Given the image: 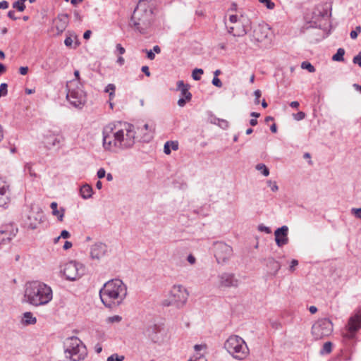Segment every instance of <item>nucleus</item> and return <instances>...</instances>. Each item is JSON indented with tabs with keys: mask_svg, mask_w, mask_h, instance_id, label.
I'll return each instance as SVG.
<instances>
[{
	"mask_svg": "<svg viewBox=\"0 0 361 361\" xmlns=\"http://www.w3.org/2000/svg\"><path fill=\"white\" fill-rule=\"evenodd\" d=\"M103 147L106 150L117 153L132 148L135 143V126L127 122L110 123L104 127Z\"/></svg>",
	"mask_w": 361,
	"mask_h": 361,
	"instance_id": "f257e3e1",
	"label": "nucleus"
},
{
	"mask_svg": "<svg viewBox=\"0 0 361 361\" xmlns=\"http://www.w3.org/2000/svg\"><path fill=\"white\" fill-rule=\"evenodd\" d=\"M127 295V287L120 279H112L106 282L99 290L103 304L107 307L120 305Z\"/></svg>",
	"mask_w": 361,
	"mask_h": 361,
	"instance_id": "f03ea898",
	"label": "nucleus"
},
{
	"mask_svg": "<svg viewBox=\"0 0 361 361\" xmlns=\"http://www.w3.org/2000/svg\"><path fill=\"white\" fill-rule=\"evenodd\" d=\"M24 296L30 305L38 307L48 304L53 298V292L49 286L35 281L26 284Z\"/></svg>",
	"mask_w": 361,
	"mask_h": 361,
	"instance_id": "7ed1b4c3",
	"label": "nucleus"
},
{
	"mask_svg": "<svg viewBox=\"0 0 361 361\" xmlns=\"http://www.w3.org/2000/svg\"><path fill=\"white\" fill-rule=\"evenodd\" d=\"M153 11L149 1H137L131 20L130 25L140 33H145L150 24Z\"/></svg>",
	"mask_w": 361,
	"mask_h": 361,
	"instance_id": "20e7f679",
	"label": "nucleus"
},
{
	"mask_svg": "<svg viewBox=\"0 0 361 361\" xmlns=\"http://www.w3.org/2000/svg\"><path fill=\"white\" fill-rule=\"evenodd\" d=\"M331 4L329 1H323L318 4L316 7L310 13L305 15L307 23L303 29L310 27H319L322 26V21L327 20L331 16Z\"/></svg>",
	"mask_w": 361,
	"mask_h": 361,
	"instance_id": "39448f33",
	"label": "nucleus"
},
{
	"mask_svg": "<svg viewBox=\"0 0 361 361\" xmlns=\"http://www.w3.org/2000/svg\"><path fill=\"white\" fill-rule=\"evenodd\" d=\"M224 348L235 359L243 360L249 353L245 341L237 335L230 336L224 343Z\"/></svg>",
	"mask_w": 361,
	"mask_h": 361,
	"instance_id": "423d86ee",
	"label": "nucleus"
},
{
	"mask_svg": "<svg viewBox=\"0 0 361 361\" xmlns=\"http://www.w3.org/2000/svg\"><path fill=\"white\" fill-rule=\"evenodd\" d=\"M63 345L66 357L72 361H80L87 355L86 347L78 337L66 338Z\"/></svg>",
	"mask_w": 361,
	"mask_h": 361,
	"instance_id": "0eeeda50",
	"label": "nucleus"
},
{
	"mask_svg": "<svg viewBox=\"0 0 361 361\" xmlns=\"http://www.w3.org/2000/svg\"><path fill=\"white\" fill-rule=\"evenodd\" d=\"M68 90L67 99L75 107L82 108L86 102V94L82 89V85L76 82L70 81L67 83Z\"/></svg>",
	"mask_w": 361,
	"mask_h": 361,
	"instance_id": "6e6552de",
	"label": "nucleus"
},
{
	"mask_svg": "<svg viewBox=\"0 0 361 361\" xmlns=\"http://www.w3.org/2000/svg\"><path fill=\"white\" fill-rule=\"evenodd\" d=\"M188 293L182 285H174L171 291L168 300L163 301V305H175L177 307H183L187 302Z\"/></svg>",
	"mask_w": 361,
	"mask_h": 361,
	"instance_id": "1a4fd4ad",
	"label": "nucleus"
},
{
	"mask_svg": "<svg viewBox=\"0 0 361 361\" xmlns=\"http://www.w3.org/2000/svg\"><path fill=\"white\" fill-rule=\"evenodd\" d=\"M333 331V324L329 319L323 318L317 320L312 327V334L317 340L327 337Z\"/></svg>",
	"mask_w": 361,
	"mask_h": 361,
	"instance_id": "9d476101",
	"label": "nucleus"
},
{
	"mask_svg": "<svg viewBox=\"0 0 361 361\" xmlns=\"http://www.w3.org/2000/svg\"><path fill=\"white\" fill-rule=\"evenodd\" d=\"M63 273L67 280L75 281L84 274L85 267L76 261H70L64 264Z\"/></svg>",
	"mask_w": 361,
	"mask_h": 361,
	"instance_id": "9b49d317",
	"label": "nucleus"
},
{
	"mask_svg": "<svg viewBox=\"0 0 361 361\" xmlns=\"http://www.w3.org/2000/svg\"><path fill=\"white\" fill-rule=\"evenodd\" d=\"M233 255V249L228 245L218 242L214 244V256L219 264L226 263Z\"/></svg>",
	"mask_w": 361,
	"mask_h": 361,
	"instance_id": "f8f14e48",
	"label": "nucleus"
},
{
	"mask_svg": "<svg viewBox=\"0 0 361 361\" xmlns=\"http://www.w3.org/2000/svg\"><path fill=\"white\" fill-rule=\"evenodd\" d=\"M42 213L39 211L28 208V210L23 216L24 224L28 228L34 230L41 224Z\"/></svg>",
	"mask_w": 361,
	"mask_h": 361,
	"instance_id": "ddd939ff",
	"label": "nucleus"
},
{
	"mask_svg": "<svg viewBox=\"0 0 361 361\" xmlns=\"http://www.w3.org/2000/svg\"><path fill=\"white\" fill-rule=\"evenodd\" d=\"M11 190L10 184L0 177V207L7 208L11 202Z\"/></svg>",
	"mask_w": 361,
	"mask_h": 361,
	"instance_id": "4468645a",
	"label": "nucleus"
},
{
	"mask_svg": "<svg viewBox=\"0 0 361 361\" xmlns=\"http://www.w3.org/2000/svg\"><path fill=\"white\" fill-rule=\"evenodd\" d=\"M64 138L60 131H48L47 134L44 135V144L48 149H51L54 147L59 146Z\"/></svg>",
	"mask_w": 361,
	"mask_h": 361,
	"instance_id": "2eb2a0df",
	"label": "nucleus"
},
{
	"mask_svg": "<svg viewBox=\"0 0 361 361\" xmlns=\"http://www.w3.org/2000/svg\"><path fill=\"white\" fill-rule=\"evenodd\" d=\"M219 286L225 288H236L239 285V279L233 273L224 272L218 276Z\"/></svg>",
	"mask_w": 361,
	"mask_h": 361,
	"instance_id": "dca6fc26",
	"label": "nucleus"
},
{
	"mask_svg": "<svg viewBox=\"0 0 361 361\" xmlns=\"http://www.w3.org/2000/svg\"><path fill=\"white\" fill-rule=\"evenodd\" d=\"M108 252V247L103 243H95L90 247V257L92 259L99 260L104 257Z\"/></svg>",
	"mask_w": 361,
	"mask_h": 361,
	"instance_id": "f3484780",
	"label": "nucleus"
},
{
	"mask_svg": "<svg viewBox=\"0 0 361 361\" xmlns=\"http://www.w3.org/2000/svg\"><path fill=\"white\" fill-rule=\"evenodd\" d=\"M270 32V27L267 24H259L254 29L253 37L257 42H263L268 38Z\"/></svg>",
	"mask_w": 361,
	"mask_h": 361,
	"instance_id": "a211bd4d",
	"label": "nucleus"
},
{
	"mask_svg": "<svg viewBox=\"0 0 361 361\" xmlns=\"http://www.w3.org/2000/svg\"><path fill=\"white\" fill-rule=\"evenodd\" d=\"M162 331L161 326L154 324L147 329L145 334L152 342L159 343L162 339Z\"/></svg>",
	"mask_w": 361,
	"mask_h": 361,
	"instance_id": "6ab92c4d",
	"label": "nucleus"
},
{
	"mask_svg": "<svg viewBox=\"0 0 361 361\" xmlns=\"http://www.w3.org/2000/svg\"><path fill=\"white\" fill-rule=\"evenodd\" d=\"M288 232L287 226H283L275 231V241L279 247H282L288 243Z\"/></svg>",
	"mask_w": 361,
	"mask_h": 361,
	"instance_id": "aec40b11",
	"label": "nucleus"
},
{
	"mask_svg": "<svg viewBox=\"0 0 361 361\" xmlns=\"http://www.w3.org/2000/svg\"><path fill=\"white\" fill-rule=\"evenodd\" d=\"M68 23V16L67 14H59L56 18L53 20V28L56 30V34H61L66 28Z\"/></svg>",
	"mask_w": 361,
	"mask_h": 361,
	"instance_id": "412c9836",
	"label": "nucleus"
},
{
	"mask_svg": "<svg viewBox=\"0 0 361 361\" xmlns=\"http://www.w3.org/2000/svg\"><path fill=\"white\" fill-rule=\"evenodd\" d=\"M361 328V317L356 315L351 317L348 322V331L345 336L351 338L354 336L355 333Z\"/></svg>",
	"mask_w": 361,
	"mask_h": 361,
	"instance_id": "4be33fe9",
	"label": "nucleus"
},
{
	"mask_svg": "<svg viewBox=\"0 0 361 361\" xmlns=\"http://www.w3.org/2000/svg\"><path fill=\"white\" fill-rule=\"evenodd\" d=\"M266 265L269 268V272L272 276H276L281 269V264L273 257H269L266 259Z\"/></svg>",
	"mask_w": 361,
	"mask_h": 361,
	"instance_id": "5701e85b",
	"label": "nucleus"
},
{
	"mask_svg": "<svg viewBox=\"0 0 361 361\" xmlns=\"http://www.w3.org/2000/svg\"><path fill=\"white\" fill-rule=\"evenodd\" d=\"M190 85L185 84L183 80L177 82V90L180 92L181 97H185L188 101L192 98V94L189 92Z\"/></svg>",
	"mask_w": 361,
	"mask_h": 361,
	"instance_id": "b1692460",
	"label": "nucleus"
},
{
	"mask_svg": "<svg viewBox=\"0 0 361 361\" xmlns=\"http://www.w3.org/2000/svg\"><path fill=\"white\" fill-rule=\"evenodd\" d=\"M50 207L51 209V213L54 216H56L59 221H62L63 220L64 214H65V209L63 207H61L59 209H58V204L56 202H53L50 204Z\"/></svg>",
	"mask_w": 361,
	"mask_h": 361,
	"instance_id": "393cba45",
	"label": "nucleus"
},
{
	"mask_svg": "<svg viewBox=\"0 0 361 361\" xmlns=\"http://www.w3.org/2000/svg\"><path fill=\"white\" fill-rule=\"evenodd\" d=\"M143 130H145L146 133H143L140 140L144 142H149L153 138V128L148 124H145L141 132L142 133Z\"/></svg>",
	"mask_w": 361,
	"mask_h": 361,
	"instance_id": "a878e982",
	"label": "nucleus"
},
{
	"mask_svg": "<svg viewBox=\"0 0 361 361\" xmlns=\"http://www.w3.org/2000/svg\"><path fill=\"white\" fill-rule=\"evenodd\" d=\"M227 29L228 32L233 36H242L246 33L245 30L240 23L235 24L233 26H227Z\"/></svg>",
	"mask_w": 361,
	"mask_h": 361,
	"instance_id": "bb28decb",
	"label": "nucleus"
},
{
	"mask_svg": "<svg viewBox=\"0 0 361 361\" xmlns=\"http://www.w3.org/2000/svg\"><path fill=\"white\" fill-rule=\"evenodd\" d=\"M80 192L81 197L83 199L87 200L92 196L93 190L90 185L85 184L80 188Z\"/></svg>",
	"mask_w": 361,
	"mask_h": 361,
	"instance_id": "cd10ccee",
	"label": "nucleus"
},
{
	"mask_svg": "<svg viewBox=\"0 0 361 361\" xmlns=\"http://www.w3.org/2000/svg\"><path fill=\"white\" fill-rule=\"evenodd\" d=\"M21 322L24 325L35 324L37 322V319L33 316L32 313L26 312L23 314Z\"/></svg>",
	"mask_w": 361,
	"mask_h": 361,
	"instance_id": "c85d7f7f",
	"label": "nucleus"
},
{
	"mask_svg": "<svg viewBox=\"0 0 361 361\" xmlns=\"http://www.w3.org/2000/svg\"><path fill=\"white\" fill-rule=\"evenodd\" d=\"M171 149L173 150H177L178 149V142L168 141L164 144V152L166 154H171Z\"/></svg>",
	"mask_w": 361,
	"mask_h": 361,
	"instance_id": "c756f323",
	"label": "nucleus"
},
{
	"mask_svg": "<svg viewBox=\"0 0 361 361\" xmlns=\"http://www.w3.org/2000/svg\"><path fill=\"white\" fill-rule=\"evenodd\" d=\"M345 51L343 48H339L338 49L336 53L333 55L332 60L334 61H338V62H343L344 61V55H345Z\"/></svg>",
	"mask_w": 361,
	"mask_h": 361,
	"instance_id": "7c9ffc66",
	"label": "nucleus"
},
{
	"mask_svg": "<svg viewBox=\"0 0 361 361\" xmlns=\"http://www.w3.org/2000/svg\"><path fill=\"white\" fill-rule=\"evenodd\" d=\"M256 169L260 171L264 176L269 175V169L264 164H258L256 165Z\"/></svg>",
	"mask_w": 361,
	"mask_h": 361,
	"instance_id": "2f4dec72",
	"label": "nucleus"
},
{
	"mask_svg": "<svg viewBox=\"0 0 361 361\" xmlns=\"http://www.w3.org/2000/svg\"><path fill=\"white\" fill-rule=\"evenodd\" d=\"M213 123L218 125L220 128L226 129L228 127V122L224 119L214 118Z\"/></svg>",
	"mask_w": 361,
	"mask_h": 361,
	"instance_id": "473e14b6",
	"label": "nucleus"
},
{
	"mask_svg": "<svg viewBox=\"0 0 361 361\" xmlns=\"http://www.w3.org/2000/svg\"><path fill=\"white\" fill-rule=\"evenodd\" d=\"M331 350H332V343L331 342H326L324 344L323 348L320 351V353L322 355L329 354L331 352Z\"/></svg>",
	"mask_w": 361,
	"mask_h": 361,
	"instance_id": "72a5a7b5",
	"label": "nucleus"
},
{
	"mask_svg": "<svg viewBox=\"0 0 361 361\" xmlns=\"http://www.w3.org/2000/svg\"><path fill=\"white\" fill-rule=\"evenodd\" d=\"M301 68L307 70L310 73H314L315 71L314 67L310 63L307 61L302 63Z\"/></svg>",
	"mask_w": 361,
	"mask_h": 361,
	"instance_id": "f704fd0d",
	"label": "nucleus"
},
{
	"mask_svg": "<svg viewBox=\"0 0 361 361\" xmlns=\"http://www.w3.org/2000/svg\"><path fill=\"white\" fill-rule=\"evenodd\" d=\"M204 71L201 68H195L193 71H192V78L195 80H200V75H202L203 74Z\"/></svg>",
	"mask_w": 361,
	"mask_h": 361,
	"instance_id": "c9c22d12",
	"label": "nucleus"
},
{
	"mask_svg": "<svg viewBox=\"0 0 361 361\" xmlns=\"http://www.w3.org/2000/svg\"><path fill=\"white\" fill-rule=\"evenodd\" d=\"M24 2L25 1H15L13 5V7L18 10V11H23L25 8Z\"/></svg>",
	"mask_w": 361,
	"mask_h": 361,
	"instance_id": "e433bc0d",
	"label": "nucleus"
},
{
	"mask_svg": "<svg viewBox=\"0 0 361 361\" xmlns=\"http://www.w3.org/2000/svg\"><path fill=\"white\" fill-rule=\"evenodd\" d=\"M25 172L28 173L31 177L35 178L37 176V174L33 171L32 166L30 164H25Z\"/></svg>",
	"mask_w": 361,
	"mask_h": 361,
	"instance_id": "4c0bfd02",
	"label": "nucleus"
},
{
	"mask_svg": "<svg viewBox=\"0 0 361 361\" xmlns=\"http://www.w3.org/2000/svg\"><path fill=\"white\" fill-rule=\"evenodd\" d=\"M123 356H119L118 354H113L107 358L106 361H123Z\"/></svg>",
	"mask_w": 361,
	"mask_h": 361,
	"instance_id": "58836bf2",
	"label": "nucleus"
},
{
	"mask_svg": "<svg viewBox=\"0 0 361 361\" xmlns=\"http://www.w3.org/2000/svg\"><path fill=\"white\" fill-rule=\"evenodd\" d=\"M7 87L8 85L6 83H1L0 85V98L7 94Z\"/></svg>",
	"mask_w": 361,
	"mask_h": 361,
	"instance_id": "ea45409f",
	"label": "nucleus"
},
{
	"mask_svg": "<svg viewBox=\"0 0 361 361\" xmlns=\"http://www.w3.org/2000/svg\"><path fill=\"white\" fill-rule=\"evenodd\" d=\"M361 32V27L357 26L355 30H352L350 33V36L352 39H355L357 37L358 34Z\"/></svg>",
	"mask_w": 361,
	"mask_h": 361,
	"instance_id": "a19ab883",
	"label": "nucleus"
},
{
	"mask_svg": "<svg viewBox=\"0 0 361 361\" xmlns=\"http://www.w3.org/2000/svg\"><path fill=\"white\" fill-rule=\"evenodd\" d=\"M122 319L121 317L118 315H114L112 317H109L107 318L106 321L109 323H114V322H119Z\"/></svg>",
	"mask_w": 361,
	"mask_h": 361,
	"instance_id": "79ce46f5",
	"label": "nucleus"
},
{
	"mask_svg": "<svg viewBox=\"0 0 361 361\" xmlns=\"http://www.w3.org/2000/svg\"><path fill=\"white\" fill-rule=\"evenodd\" d=\"M258 230L261 232H264L266 233H271V230L269 227H267L266 226H264V224H260L258 226Z\"/></svg>",
	"mask_w": 361,
	"mask_h": 361,
	"instance_id": "37998d69",
	"label": "nucleus"
},
{
	"mask_svg": "<svg viewBox=\"0 0 361 361\" xmlns=\"http://www.w3.org/2000/svg\"><path fill=\"white\" fill-rule=\"evenodd\" d=\"M267 184H268V185H269L271 187V190L273 192H276L279 190V186H278L276 182L271 181V180H269L267 181Z\"/></svg>",
	"mask_w": 361,
	"mask_h": 361,
	"instance_id": "c03bdc74",
	"label": "nucleus"
},
{
	"mask_svg": "<svg viewBox=\"0 0 361 361\" xmlns=\"http://www.w3.org/2000/svg\"><path fill=\"white\" fill-rule=\"evenodd\" d=\"M73 43V39L72 37H67L64 40V44L68 47H72Z\"/></svg>",
	"mask_w": 361,
	"mask_h": 361,
	"instance_id": "a18cd8bd",
	"label": "nucleus"
},
{
	"mask_svg": "<svg viewBox=\"0 0 361 361\" xmlns=\"http://www.w3.org/2000/svg\"><path fill=\"white\" fill-rule=\"evenodd\" d=\"M352 214H353L357 218L361 219V208H353L351 209Z\"/></svg>",
	"mask_w": 361,
	"mask_h": 361,
	"instance_id": "49530a36",
	"label": "nucleus"
},
{
	"mask_svg": "<svg viewBox=\"0 0 361 361\" xmlns=\"http://www.w3.org/2000/svg\"><path fill=\"white\" fill-rule=\"evenodd\" d=\"M116 90V86L114 84H109L104 90L105 92L110 93L111 92H115Z\"/></svg>",
	"mask_w": 361,
	"mask_h": 361,
	"instance_id": "de8ad7c7",
	"label": "nucleus"
},
{
	"mask_svg": "<svg viewBox=\"0 0 361 361\" xmlns=\"http://www.w3.org/2000/svg\"><path fill=\"white\" fill-rule=\"evenodd\" d=\"M212 82L216 87H221L222 86L221 80L217 77H214Z\"/></svg>",
	"mask_w": 361,
	"mask_h": 361,
	"instance_id": "09e8293b",
	"label": "nucleus"
},
{
	"mask_svg": "<svg viewBox=\"0 0 361 361\" xmlns=\"http://www.w3.org/2000/svg\"><path fill=\"white\" fill-rule=\"evenodd\" d=\"M254 95L255 97V104H258L259 103V98L262 95V92L259 90H257L254 92Z\"/></svg>",
	"mask_w": 361,
	"mask_h": 361,
	"instance_id": "8fccbe9b",
	"label": "nucleus"
},
{
	"mask_svg": "<svg viewBox=\"0 0 361 361\" xmlns=\"http://www.w3.org/2000/svg\"><path fill=\"white\" fill-rule=\"evenodd\" d=\"M143 51H145L147 54V57L149 60H154L155 59V54L152 51V50H143Z\"/></svg>",
	"mask_w": 361,
	"mask_h": 361,
	"instance_id": "3c124183",
	"label": "nucleus"
},
{
	"mask_svg": "<svg viewBox=\"0 0 361 361\" xmlns=\"http://www.w3.org/2000/svg\"><path fill=\"white\" fill-rule=\"evenodd\" d=\"M97 175L99 178H103L106 176V171L104 170V169L100 168L98 170Z\"/></svg>",
	"mask_w": 361,
	"mask_h": 361,
	"instance_id": "603ef678",
	"label": "nucleus"
},
{
	"mask_svg": "<svg viewBox=\"0 0 361 361\" xmlns=\"http://www.w3.org/2000/svg\"><path fill=\"white\" fill-rule=\"evenodd\" d=\"M116 48L119 54L123 55L126 53L125 48H123L121 44H117Z\"/></svg>",
	"mask_w": 361,
	"mask_h": 361,
	"instance_id": "864d4df0",
	"label": "nucleus"
},
{
	"mask_svg": "<svg viewBox=\"0 0 361 361\" xmlns=\"http://www.w3.org/2000/svg\"><path fill=\"white\" fill-rule=\"evenodd\" d=\"M353 62L355 64H357L360 67H361V56L357 54L355 56H354Z\"/></svg>",
	"mask_w": 361,
	"mask_h": 361,
	"instance_id": "5fc2aeb1",
	"label": "nucleus"
},
{
	"mask_svg": "<svg viewBox=\"0 0 361 361\" xmlns=\"http://www.w3.org/2000/svg\"><path fill=\"white\" fill-rule=\"evenodd\" d=\"M294 116H295V119H296L298 121H300V120H302L305 117V114L304 112L300 111L298 114H296L295 115H294Z\"/></svg>",
	"mask_w": 361,
	"mask_h": 361,
	"instance_id": "6e6d98bb",
	"label": "nucleus"
},
{
	"mask_svg": "<svg viewBox=\"0 0 361 361\" xmlns=\"http://www.w3.org/2000/svg\"><path fill=\"white\" fill-rule=\"evenodd\" d=\"M70 236H71L70 233L66 230H63L61 232L60 237L62 238L67 239V238H70Z\"/></svg>",
	"mask_w": 361,
	"mask_h": 361,
	"instance_id": "4d7b16f0",
	"label": "nucleus"
},
{
	"mask_svg": "<svg viewBox=\"0 0 361 361\" xmlns=\"http://www.w3.org/2000/svg\"><path fill=\"white\" fill-rule=\"evenodd\" d=\"M186 102H188L185 97H181L178 100V105L180 107H183L186 104Z\"/></svg>",
	"mask_w": 361,
	"mask_h": 361,
	"instance_id": "13d9d810",
	"label": "nucleus"
},
{
	"mask_svg": "<svg viewBox=\"0 0 361 361\" xmlns=\"http://www.w3.org/2000/svg\"><path fill=\"white\" fill-rule=\"evenodd\" d=\"M262 3H264L267 8L269 9H273L275 7V4L274 1H261Z\"/></svg>",
	"mask_w": 361,
	"mask_h": 361,
	"instance_id": "bf43d9fd",
	"label": "nucleus"
},
{
	"mask_svg": "<svg viewBox=\"0 0 361 361\" xmlns=\"http://www.w3.org/2000/svg\"><path fill=\"white\" fill-rule=\"evenodd\" d=\"M298 264V261L296 259H293L290 262V271H293L295 270V267Z\"/></svg>",
	"mask_w": 361,
	"mask_h": 361,
	"instance_id": "052dcab7",
	"label": "nucleus"
},
{
	"mask_svg": "<svg viewBox=\"0 0 361 361\" xmlns=\"http://www.w3.org/2000/svg\"><path fill=\"white\" fill-rule=\"evenodd\" d=\"M74 75L75 77V80H73V81L76 82L78 85H82L80 82V72H79V71H78V70L75 71Z\"/></svg>",
	"mask_w": 361,
	"mask_h": 361,
	"instance_id": "680f3d73",
	"label": "nucleus"
},
{
	"mask_svg": "<svg viewBox=\"0 0 361 361\" xmlns=\"http://www.w3.org/2000/svg\"><path fill=\"white\" fill-rule=\"evenodd\" d=\"M187 260L190 264H194L196 262V259L192 255H189L187 257Z\"/></svg>",
	"mask_w": 361,
	"mask_h": 361,
	"instance_id": "e2e57ef3",
	"label": "nucleus"
},
{
	"mask_svg": "<svg viewBox=\"0 0 361 361\" xmlns=\"http://www.w3.org/2000/svg\"><path fill=\"white\" fill-rule=\"evenodd\" d=\"M229 20L231 23L237 24L238 23V16L236 15H231L229 17Z\"/></svg>",
	"mask_w": 361,
	"mask_h": 361,
	"instance_id": "0e129e2a",
	"label": "nucleus"
},
{
	"mask_svg": "<svg viewBox=\"0 0 361 361\" xmlns=\"http://www.w3.org/2000/svg\"><path fill=\"white\" fill-rule=\"evenodd\" d=\"M141 71L147 75V77L150 76V72L149 70V67L147 66H143L141 68Z\"/></svg>",
	"mask_w": 361,
	"mask_h": 361,
	"instance_id": "69168bd1",
	"label": "nucleus"
},
{
	"mask_svg": "<svg viewBox=\"0 0 361 361\" xmlns=\"http://www.w3.org/2000/svg\"><path fill=\"white\" fill-rule=\"evenodd\" d=\"M19 72L21 75H26L28 72V68L26 67V66H21L20 68H19Z\"/></svg>",
	"mask_w": 361,
	"mask_h": 361,
	"instance_id": "338daca9",
	"label": "nucleus"
},
{
	"mask_svg": "<svg viewBox=\"0 0 361 361\" xmlns=\"http://www.w3.org/2000/svg\"><path fill=\"white\" fill-rule=\"evenodd\" d=\"M8 7V1H0V9H6Z\"/></svg>",
	"mask_w": 361,
	"mask_h": 361,
	"instance_id": "774afa93",
	"label": "nucleus"
}]
</instances>
